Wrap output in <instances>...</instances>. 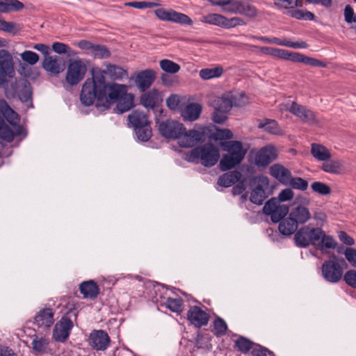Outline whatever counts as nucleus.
I'll return each mask as SVG.
<instances>
[{
  "instance_id": "obj_1",
  "label": "nucleus",
  "mask_w": 356,
  "mask_h": 356,
  "mask_svg": "<svg viewBox=\"0 0 356 356\" xmlns=\"http://www.w3.org/2000/svg\"><path fill=\"white\" fill-rule=\"evenodd\" d=\"M128 90V86L116 83H106L102 75H93L83 83L80 93V101L86 106L93 104L97 100L96 106L108 109L117 102Z\"/></svg>"
},
{
  "instance_id": "obj_2",
  "label": "nucleus",
  "mask_w": 356,
  "mask_h": 356,
  "mask_svg": "<svg viewBox=\"0 0 356 356\" xmlns=\"http://www.w3.org/2000/svg\"><path fill=\"white\" fill-rule=\"evenodd\" d=\"M220 158V152L218 147L211 143L193 148L186 155V160L188 162L200 163L205 167H212L216 164Z\"/></svg>"
},
{
  "instance_id": "obj_3",
  "label": "nucleus",
  "mask_w": 356,
  "mask_h": 356,
  "mask_svg": "<svg viewBox=\"0 0 356 356\" xmlns=\"http://www.w3.org/2000/svg\"><path fill=\"white\" fill-rule=\"evenodd\" d=\"M127 118L129 126L134 129L139 140L146 142L151 138L152 132L150 121L145 112L134 110L128 115Z\"/></svg>"
},
{
  "instance_id": "obj_4",
  "label": "nucleus",
  "mask_w": 356,
  "mask_h": 356,
  "mask_svg": "<svg viewBox=\"0 0 356 356\" xmlns=\"http://www.w3.org/2000/svg\"><path fill=\"white\" fill-rule=\"evenodd\" d=\"M346 264L343 259H337L334 254L332 259L325 261L322 265V275L324 279L331 283H337L343 276V266Z\"/></svg>"
},
{
  "instance_id": "obj_5",
  "label": "nucleus",
  "mask_w": 356,
  "mask_h": 356,
  "mask_svg": "<svg viewBox=\"0 0 356 356\" xmlns=\"http://www.w3.org/2000/svg\"><path fill=\"white\" fill-rule=\"evenodd\" d=\"M322 236H323L322 229L309 228L307 226H305L296 232L294 239L298 247L306 248L309 244H318Z\"/></svg>"
},
{
  "instance_id": "obj_6",
  "label": "nucleus",
  "mask_w": 356,
  "mask_h": 356,
  "mask_svg": "<svg viewBox=\"0 0 356 356\" xmlns=\"http://www.w3.org/2000/svg\"><path fill=\"white\" fill-rule=\"evenodd\" d=\"M263 212L265 215L270 216L273 222H278L287 215L289 210L288 206L281 204L277 198L273 197L265 203Z\"/></svg>"
},
{
  "instance_id": "obj_7",
  "label": "nucleus",
  "mask_w": 356,
  "mask_h": 356,
  "mask_svg": "<svg viewBox=\"0 0 356 356\" xmlns=\"http://www.w3.org/2000/svg\"><path fill=\"white\" fill-rule=\"evenodd\" d=\"M285 108L305 123L315 124L318 122L314 112L296 102L286 104Z\"/></svg>"
},
{
  "instance_id": "obj_8",
  "label": "nucleus",
  "mask_w": 356,
  "mask_h": 356,
  "mask_svg": "<svg viewBox=\"0 0 356 356\" xmlns=\"http://www.w3.org/2000/svg\"><path fill=\"white\" fill-rule=\"evenodd\" d=\"M183 124L173 120L161 122L159 125L160 134L165 138L178 139L184 133Z\"/></svg>"
},
{
  "instance_id": "obj_9",
  "label": "nucleus",
  "mask_w": 356,
  "mask_h": 356,
  "mask_svg": "<svg viewBox=\"0 0 356 356\" xmlns=\"http://www.w3.org/2000/svg\"><path fill=\"white\" fill-rule=\"evenodd\" d=\"M154 14L162 21L172 22L180 24H193L192 19L188 15L172 9L159 8L154 10Z\"/></svg>"
},
{
  "instance_id": "obj_10",
  "label": "nucleus",
  "mask_w": 356,
  "mask_h": 356,
  "mask_svg": "<svg viewBox=\"0 0 356 356\" xmlns=\"http://www.w3.org/2000/svg\"><path fill=\"white\" fill-rule=\"evenodd\" d=\"M87 71L86 65L81 60H75L70 63L65 80L71 86L76 85L84 77Z\"/></svg>"
},
{
  "instance_id": "obj_11",
  "label": "nucleus",
  "mask_w": 356,
  "mask_h": 356,
  "mask_svg": "<svg viewBox=\"0 0 356 356\" xmlns=\"http://www.w3.org/2000/svg\"><path fill=\"white\" fill-rule=\"evenodd\" d=\"M15 75V70L10 56L5 49L0 50V85L7 81L8 78Z\"/></svg>"
},
{
  "instance_id": "obj_12",
  "label": "nucleus",
  "mask_w": 356,
  "mask_h": 356,
  "mask_svg": "<svg viewBox=\"0 0 356 356\" xmlns=\"http://www.w3.org/2000/svg\"><path fill=\"white\" fill-rule=\"evenodd\" d=\"M309 204V200L308 199L302 198L301 204L297 205L294 204L293 207L291 209L289 215L298 225L305 224L311 219L312 214L307 207Z\"/></svg>"
},
{
  "instance_id": "obj_13",
  "label": "nucleus",
  "mask_w": 356,
  "mask_h": 356,
  "mask_svg": "<svg viewBox=\"0 0 356 356\" xmlns=\"http://www.w3.org/2000/svg\"><path fill=\"white\" fill-rule=\"evenodd\" d=\"M246 103L243 100L242 102H236V97H234L231 93H226L221 97H215L211 105L214 110L229 111L233 106H241Z\"/></svg>"
},
{
  "instance_id": "obj_14",
  "label": "nucleus",
  "mask_w": 356,
  "mask_h": 356,
  "mask_svg": "<svg viewBox=\"0 0 356 356\" xmlns=\"http://www.w3.org/2000/svg\"><path fill=\"white\" fill-rule=\"evenodd\" d=\"M111 339L106 332L93 330L89 335L88 343L96 350H105L110 345Z\"/></svg>"
},
{
  "instance_id": "obj_15",
  "label": "nucleus",
  "mask_w": 356,
  "mask_h": 356,
  "mask_svg": "<svg viewBox=\"0 0 356 356\" xmlns=\"http://www.w3.org/2000/svg\"><path fill=\"white\" fill-rule=\"evenodd\" d=\"M277 157V149L272 145H267L256 153L254 163L259 167H266L275 161Z\"/></svg>"
},
{
  "instance_id": "obj_16",
  "label": "nucleus",
  "mask_w": 356,
  "mask_h": 356,
  "mask_svg": "<svg viewBox=\"0 0 356 356\" xmlns=\"http://www.w3.org/2000/svg\"><path fill=\"white\" fill-rule=\"evenodd\" d=\"M73 327L72 321L67 317H63L55 325L53 330V337L57 341L63 342L70 336L71 330Z\"/></svg>"
},
{
  "instance_id": "obj_17",
  "label": "nucleus",
  "mask_w": 356,
  "mask_h": 356,
  "mask_svg": "<svg viewBox=\"0 0 356 356\" xmlns=\"http://www.w3.org/2000/svg\"><path fill=\"white\" fill-rule=\"evenodd\" d=\"M187 319L196 327H201L208 324L209 315L200 307L192 306L187 312Z\"/></svg>"
},
{
  "instance_id": "obj_18",
  "label": "nucleus",
  "mask_w": 356,
  "mask_h": 356,
  "mask_svg": "<svg viewBox=\"0 0 356 356\" xmlns=\"http://www.w3.org/2000/svg\"><path fill=\"white\" fill-rule=\"evenodd\" d=\"M203 138V134L199 131L191 129L184 133L178 138L179 145L181 147H192L197 143L200 142Z\"/></svg>"
},
{
  "instance_id": "obj_19",
  "label": "nucleus",
  "mask_w": 356,
  "mask_h": 356,
  "mask_svg": "<svg viewBox=\"0 0 356 356\" xmlns=\"http://www.w3.org/2000/svg\"><path fill=\"white\" fill-rule=\"evenodd\" d=\"M54 313L51 308L40 309L35 316L33 323L39 327H50L54 323Z\"/></svg>"
},
{
  "instance_id": "obj_20",
  "label": "nucleus",
  "mask_w": 356,
  "mask_h": 356,
  "mask_svg": "<svg viewBox=\"0 0 356 356\" xmlns=\"http://www.w3.org/2000/svg\"><path fill=\"white\" fill-rule=\"evenodd\" d=\"M154 70L147 69L138 72L136 76V84L140 91H145L150 87L155 79Z\"/></svg>"
},
{
  "instance_id": "obj_21",
  "label": "nucleus",
  "mask_w": 356,
  "mask_h": 356,
  "mask_svg": "<svg viewBox=\"0 0 356 356\" xmlns=\"http://www.w3.org/2000/svg\"><path fill=\"white\" fill-rule=\"evenodd\" d=\"M105 68L99 71L95 75H102L105 77L107 75L112 80H121L123 78L127 76V72L120 66L113 65L110 63L104 64Z\"/></svg>"
},
{
  "instance_id": "obj_22",
  "label": "nucleus",
  "mask_w": 356,
  "mask_h": 356,
  "mask_svg": "<svg viewBox=\"0 0 356 356\" xmlns=\"http://www.w3.org/2000/svg\"><path fill=\"white\" fill-rule=\"evenodd\" d=\"M224 150L229 153V155L234 156L241 161L243 159L246 150L243 149L242 143L236 140H231L221 143Z\"/></svg>"
},
{
  "instance_id": "obj_23",
  "label": "nucleus",
  "mask_w": 356,
  "mask_h": 356,
  "mask_svg": "<svg viewBox=\"0 0 356 356\" xmlns=\"http://www.w3.org/2000/svg\"><path fill=\"white\" fill-rule=\"evenodd\" d=\"M270 173L271 176L284 185H287L291 176V172L280 164L273 165L270 168Z\"/></svg>"
},
{
  "instance_id": "obj_24",
  "label": "nucleus",
  "mask_w": 356,
  "mask_h": 356,
  "mask_svg": "<svg viewBox=\"0 0 356 356\" xmlns=\"http://www.w3.org/2000/svg\"><path fill=\"white\" fill-rule=\"evenodd\" d=\"M279 222L278 229L284 236H291L298 227V224L289 214L287 218H283Z\"/></svg>"
},
{
  "instance_id": "obj_25",
  "label": "nucleus",
  "mask_w": 356,
  "mask_h": 356,
  "mask_svg": "<svg viewBox=\"0 0 356 356\" xmlns=\"http://www.w3.org/2000/svg\"><path fill=\"white\" fill-rule=\"evenodd\" d=\"M289 60L302 63L314 67H326V64L325 63L318 59L306 56L298 52H291V56L289 58Z\"/></svg>"
},
{
  "instance_id": "obj_26",
  "label": "nucleus",
  "mask_w": 356,
  "mask_h": 356,
  "mask_svg": "<svg viewBox=\"0 0 356 356\" xmlns=\"http://www.w3.org/2000/svg\"><path fill=\"white\" fill-rule=\"evenodd\" d=\"M310 152L313 157L319 161H325L332 158L331 151L321 144L312 143Z\"/></svg>"
},
{
  "instance_id": "obj_27",
  "label": "nucleus",
  "mask_w": 356,
  "mask_h": 356,
  "mask_svg": "<svg viewBox=\"0 0 356 356\" xmlns=\"http://www.w3.org/2000/svg\"><path fill=\"white\" fill-rule=\"evenodd\" d=\"M343 163L340 159H328L323 161L321 169L330 174L340 175L343 171Z\"/></svg>"
},
{
  "instance_id": "obj_28",
  "label": "nucleus",
  "mask_w": 356,
  "mask_h": 356,
  "mask_svg": "<svg viewBox=\"0 0 356 356\" xmlns=\"http://www.w3.org/2000/svg\"><path fill=\"white\" fill-rule=\"evenodd\" d=\"M241 177L242 175L240 172L237 170L229 171L219 177L218 184L220 186L227 188L238 181Z\"/></svg>"
},
{
  "instance_id": "obj_29",
  "label": "nucleus",
  "mask_w": 356,
  "mask_h": 356,
  "mask_svg": "<svg viewBox=\"0 0 356 356\" xmlns=\"http://www.w3.org/2000/svg\"><path fill=\"white\" fill-rule=\"evenodd\" d=\"M42 67L54 74H58L63 70V67L57 56H46L42 62Z\"/></svg>"
},
{
  "instance_id": "obj_30",
  "label": "nucleus",
  "mask_w": 356,
  "mask_h": 356,
  "mask_svg": "<svg viewBox=\"0 0 356 356\" xmlns=\"http://www.w3.org/2000/svg\"><path fill=\"white\" fill-rule=\"evenodd\" d=\"M260 40L263 42L268 43H273L277 45L285 46L293 49H305L308 47V44L304 41H297V42H290L286 40H281L277 38H266V37H261Z\"/></svg>"
},
{
  "instance_id": "obj_31",
  "label": "nucleus",
  "mask_w": 356,
  "mask_h": 356,
  "mask_svg": "<svg viewBox=\"0 0 356 356\" xmlns=\"http://www.w3.org/2000/svg\"><path fill=\"white\" fill-rule=\"evenodd\" d=\"M79 290L84 298H95L99 293V287L92 280L82 282L79 286Z\"/></svg>"
},
{
  "instance_id": "obj_32",
  "label": "nucleus",
  "mask_w": 356,
  "mask_h": 356,
  "mask_svg": "<svg viewBox=\"0 0 356 356\" xmlns=\"http://www.w3.org/2000/svg\"><path fill=\"white\" fill-rule=\"evenodd\" d=\"M0 108L1 114L10 124L15 125L19 122V115L9 106L5 100L0 102Z\"/></svg>"
},
{
  "instance_id": "obj_33",
  "label": "nucleus",
  "mask_w": 356,
  "mask_h": 356,
  "mask_svg": "<svg viewBox=\"0 0 356 356\" xmlns=\"http://www.w3.org/2000/svg\"><path fill=\"white\" fill-rule=\"evenodd\" d=\"M202 112V106L198 104H189L182 111V117L185 120L193 122L196 120Z\"/></svg>"
},
{
  "instance_id": "obj_34",
  "label": "nucleus",
  "mask_w": 356,
  "mask_h": 356,
  "mask_svg": "<svg viewBox=\"0 0 356 356\" xmlns=\"http://www.w3.org/2000/svg\"><path fill=\"white\" fill-rule=\"evenodd\" d=\"M134 97L127 92L117 102V109L120 113H124L134 107Z\"/></svg>"
},
{
  "instance_id": "obj_35",
  "label": "nucleus",
  "mask_w": 356,
  "mask_h": 356,
  "mask_svg": "<svg viewBox=\"0 0 356 356\" xmlns=\"http://www.w3.org/2000/svg\"><path fill=\"white\" fill-rule=\"evenodd\" d=\"M24 8V4L18 0H1L0 13L18 11Z\"/></svg>"
},
{
  "instance_id": "obj_36",
  "label": "nucleus",
  "mask_w": 356,
  "mask_h": 356,
  "mask_svg": "<svg viewBox=\"0 0 356 356\" xmlns=\"http://www.w3.org/2000/svg\"><path fill=\"white\" fill-rule=\"evenodd\" d=\"M273 6L277 10H291L297 7H301L302 2L301 0H273Z\"/></svg>"
},
{
  "instance_id": "obj_37",
  "label": "nucleus",
  "mask_w": 356,
  "mask_h": 356,
  "mask_svg": "<svg viewBox=\"0 0 356 356\" xmlns=\"http://www.w3.org/2000/svg\"><path fill=\"white\" fill-rule=\"evenodd\" d=\"M141 102L146 108H154L159 102V92L156 90H152L143 94Z\"/></svg>"
},
{
  "instance_id": "obj_38",
  "label": "nucleus",
  "mask_w": 356,
  "mask_h": 356,
  "mask_svg": "<svg viewBox=\"0 0 356 356\" xmlns=\"http://www.w3.org/2000/svg\"><path fill=\"white\" fill-rule=\"evenodd\" d=\"M33 350L40 354H43L47 352L49 341L44 337H40L37 335L33 336V339L31 343Z\"/></svg>"
},
{
  "instance_id": "obj_39",
  "label": "nucleus",
  "mask_w": 356,
  "mask_h": 356,
  "mask_svg": "<svg viewBox=\"0 0 356 356\" xmlns=\"http://www.w3.org/2000/svg\"><path fill=\"white\" fill-rule=\"evenodd\" d=\"M223 73V69L220 66L214 68H204L200 71L199 75L201 79L208 80L220 77Z\"/></svg>"
},
{
  "instance_id": "obj_40",
  "label": "nucleus",
  "mask_w": 356,
  "mask_h": 356,
  "mask_svg": "<svg viewBox=\"0 0 356 356\" xmlns=\"http://www.w3.org/2000/svg\"><path fill=\"white\" fill-rule=\"evenodd\" d=\"M240 159H238L230 155L225 154L222 156L220 161V166L222 171H226L234 168L236 165L241 163Z\"/></svg>"
},
{
  "instance_id": "obj_41",
  "label": "nucleus",
  "mask_w": 356,
  "mask_h": 356,
  "mask_svg": "<svg viewBox=\"0 0 356 356\" xmlns=\"http://www.w3.org/2000/svg\"><path fill=\"white\" fill-rule=\"evenodd\" d=\"M266 197L265 191L261 185H258L251 192L250 200L254 204L261 205Z\"/></svg>"
},
{
  "instance_id": "obj_42",
  "label": "nucleus",
  "mask_w": 356,
  "mask_h": 356,
  "mask_svg": "<svg viewBox=\"0 0 356 356\" xmlns=\"http://www.w3.org/2000/svg\"><path fill=\"white\" fill-rule=\"evenodd\" d=\"M224 20L225 16L216 13L209 14L207 15L203 16L201 18V22L203 23L221 27H223Z\"/></svg>"
},
{
  "instance_id": "obj_43",
  "label": "nucleus",
  "mask_w": 356,
  "mask_h": 356,
  "mask_svg": "<svg viewBox=\"0 0 356 356\" xmlns=\"http://www.w3.org/2000/svg\"><path fill=\"white\" fill-rule=\"evenodd\" d=\"M261 51L266 54L272 55L289 60L291 51L273 47H262Z\"/></svg>"
},
{
  "instance_id": "obj_44",
  "label": "nucleus",
  "mask_w": 356,
  "mask_h": 356,
  "mask_svg": "<svg viewBox=\"0 0 356 356\" xmlns=\"http://www.w3.org/2000/svg\"><path fill=\"white\" fill-rule=\"evenodd\" d=\"M90 55L95 58L104 59L111 56V51L104 45L95 44Z\"/></svg>"
},
{
  "instance_id": "obj_45",
  "label": "nucleus",
  "mask_w": 356,
  "mask_h": 356,
  "mask_svg": "<svg viewBox=\"0 0 356 356\" xmlns=\"http://www.w3.org/2000/svg\"><path fill=\"white\" fill-rule=\"evenodd\" d=\"M239 6L240 11L238 12V14L250 18L255 17L258 15L257 9L252 4L240 1Z\"/></svg>"
},
{
  "instance_id": "obj_46",
  "label": "nucleus",
  "mask_w": 356,
  "mask_h": 356,
  "mask_svg": "<svg viewBox=\"0 0 356 356\" xmlns=\"http://www.w3.org/2000/svg\"><path fill=\"white\" fill-rule=\"evenodd\" d=\"M257 346L256 344H254L251 341L248 340V339L240 337L236 341H235V346L238 348V350L243 353H247L250 350L252 352V349H254V347Z\"/></svg>"
},
{
  "instance_id": "obj_47",
  "label": "nucleus",
  "mask_w": 356,
  "mask_h": 356,
  "mask_svg": "<svg viewBox=\"0 0 356 356\" xmlns=\"http://www.w3.org/2000/svg\"><path fill=\"white\" fill-rule=\"evenodd\" d=\"M159 65L163 71L170 74H175L178 72L181 68L179 64L168 59L161 60L159 62Z\"/></svg>"
},
{
  "instance_id": "obj_48",
  "label": "nucleus",
  "mask_w": 356,
  "mask_h": 356,
  "mask_svg": "<svg viewBox=\"0 0 356 356\" xmlns=\"http://www.w3.org/2000/svg\"><path fill=\"white\" fill-rule=\"evenodd\" d=\"M318 248L323 250L325 248L334 249L337 247V242L334 241L333 237L327 236L323 232V236L321 238L320 241L318 243Z\"/></svg>"
},
{
  "instance_id": "obj_49",
  "label": "nucleus",
  "mask_w": 356,
  "mask_h": 356,
  "mask_svg": "<svg viewBox=\"0 0 356 356\" xmlns=\"http://www.w3.org/2000/svg\"><path fill=\"white\" fill-rule=\"evenodd\" d=\"M165 305L172 312L179 314L182 312L183 300L181 298H168Z\"/></svg>"
},
{
  "instance_id": "obj_50",
  "label": "nucleus",
  "mask_w": 356,
  "mask_h": 356,
  "mask_svg": "<svg viewBox=\"0 0 356 356\" xmlns=\"http://www.w3.org/2000/svg\"><path fill=\"white\" fill-rule=\"evenodd\" d=\"M292 188L305 191L308 188V182L307 180L301 177H293L291 176L290 180L287 182Z\"/></svg>"
},
{
  "instance_id": "obj_51",
  "label": "nucleus",
  "mask_w": 356,
  "mask_h": 356,
  "mask_svg": "<svg viewBox=\"0 0 356 356\" xmlns=\"http://www.w3.org/2000/svg\"><path fill=\"white\" fill-rule=\"evenodd\" d=\"M258 127L264 129L266 131L270 134H278L280 133L278 124L273 120H266L265 123H259Z\"/></svg>"
},
{
  "instance_id": "obj_52",
  "label": "nucleus",
  "mask_w": 356,
  "mask_h": 356,
  "mask_svg": "<svg viewBox=\"0 0 356 356\" xmlns=\"http://www.w3.org/2000/svg\"><path fill=\"white\" fill-rule=\"evenodd\" d=\"M289 11V14L291 17L297 19L313 20L314 15L309 11H303L300 10H293Z\"/></svg>"
},
{
  "instance_id": "obj_53",
  "label": "nucleus",
  "mask_w": 356,
  "mask_h": 356,
  "mask_svg": "<svg viewBox=\"0 0 356 356\" xmlns=\"http://www.w3.org/2000/svg\"><path fill=\"white\" fill-rule=\"evenodd\" d=\"M215 334L218 337L225 334L227 325L226 322L221 318L217 317L213 321Z\"/></svg>"
},
{
  "instance_id": "obj_54",
  "label": "nucleus",
  "mask_w": 356,
  "mask_h": 356,
  "mask_svg": "<svg viewBox=\"0 0 356 356\" xmlns=\"http://www.w3.org/2000/svg\"><path fill=\"white\" fill-rule=\"evenodd\" d=\"M52 49L57 54H68L70 56H74L76 53L66 44L56 42L52 44Z\"/></svg>"
},
{
  "instance_id": "obj_55",
  "label": "nucleus",
  "mask_w": 356,
  "mask_h": 356,
  "mask_svg": "<svg viewBox=\"0 0 356 356\" xmlns=\"http://www.w3.org/2000/svg\"><path fill=\"white\" fill-rule=\"evenodd\" d=\"M22 60L31 65L36 64L39 60V56L34 51L26 50L20 54Z\"/></svg>"
},
{
  "instance_id": "obj_56",
  "label": "nucleus",
  "mask_w": 356,
  "mask_h": 356,
  "mask_svg": "<svg viewBox=\"0 0 356 356\" xmlns=\"http://www.w3.org/2000/svg\"><path fill=\"white\" fill-rule=\"evenodd\" d=\"M312 189L321 195H326L331 193V189L326 184L321 181H315L311 185Z\"/></svg>"
},
{
  "instance_id": "obj_57",
  "label": "nucleus",
  "mask_w": 356,
  "mask_h": 356,
  "mask_svg": "<svg viewBox=\"0 0 356 356\" xmlns=\"http://www.w3.org/2000/svg\"><path fill=\"white\" fill-rule=\"evenodd\" d=\"M31 94L30 83L25 82L18 93L19 99L22 102H26L31 99Z\"/></svg>"
},
{
  "instance_id": "obj_58",
  "label": "nucleus",
  "mask_w": 356,
  "mask_h": 356,
  "mask_svg": "<svg viewBox=\"0 0 356 356\" xmlns=\"http://www.w3.org/2000/svg\"><path fill=\"white\" fill-rule=\"evenodd\" d=\"M232 137V132L227 129H216V131L213 134V138L216 140L231 139Z\"/></svg>"
},
{
  "instance_id": "obj_59",
  "label": "nucleus",
  "mask_w": 356,
  "mask_h": 356,
  "mask_svg": "<svg viewBox=\"0 0 356 356\" xmlns=\"http://www.w3.org/2000/svg\"><path fill=\"white\" fill-rule=\"evenodd\" d=\"M245 24V21L241 17H234L230 19H228L225 17L223 28L231 29V28H234L236 26H243Z\"/></svg>"
},
{
  "instance_id": "obj_60",
  "label": "nucleus",
  "mask_w": 356,
  "mask_h": 356,
  "mask_svg": "<svg viewBox=\"0 0 356 356\" xmlns=\"http://www.w3.org/2000/svg\"><path fill=\"white\" fill-rule=\"evenodd\" d=\"M126 6L133 7L137 9H144L147 8H154L159 6V3L148 1H131L124 4Z\"/></svg>"
},
{
  "instance_id": "obj_61",
  "label": "nucleus",
  "mask_w": 356,
  "mask_h": 356,
  "mask_svg": "<svg viewBox=\"0 0 356 356\" xmlns=\"http://www.w3.org/2000/svg\"><path fill=\"white\" fill-rule=\"evenodd\" d=\"M343 280L347 284L356 288V271L354 270H348L345 273Z\"/></svg>"
},
{
  "instance_id": "obj_62",
  "label": "nucleus",
  "mask_w": 356,
  "mask_h": 356,
  "mask_svg": "<svg viewBox=\"0 0 356 356\" xmlns=\"http://www.w3.org/2000/svg\"><path fill=\"white\" fill-rule=\"evenodd\" d=\"M0 31L7 33H15L16 31V24L4 21L0 18Z\"/></svg>"
},
{
  "instance_id": "obj_63",
  "label": "nucleus",
  "mask_w": 356,
  "mask_h": 356,
  "mask_svg": "<svg viewBox=\"0 0 356 356\" xmlns=\"http://www.w3.org/2000/svg\"><path fill=\"white\" fill-rule=\"evenodd\" d=\"M229 111L214 110L213 113V120L218 124L223 123L227 119V114Z\"/></svg>"
},
{
  "instance_id": "obj_64",
  "label": "nucleus",
  "mask_w": 356,
  "mask_h": 356,
  "mask_svg": "<svg viewBox=\"0 0 356 356\" xmlns=\"http://www.w3.org/2000/svg\"><path fill=\"white\" fill-rule=\"evenodd\" d=\"M240 1H230L227 6H225L223 10L229 13H238L240 11Z\"/></svg>"
}]
</instances>
